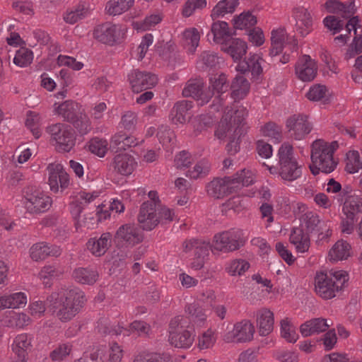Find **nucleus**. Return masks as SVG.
<instances>
[{
  "label": "nucleus",
  "mask_w": 362,
  "mask_h": 362,
  "mask_svg": "<svg viewBox=\"0 0 362 362\" xmlns=\"http://www.w3.org/2000/svg\"><path fill=\"white\" fill-rule=\"evenodd\" d=\"M59 115L63 117L64 121L70 122L83 110H81V106L73 101L66 100L60 104L56 109Z\"/></svg>",
  "instance_id": "27"
},
{
  "label": "nucleus",
  "mask_w": 362,
  "mask_h": 362,
  "mask_svg": "<svg viewBox=\"0 0 362 362\" xmlns=\"http://www.w3.org/2000/svg\"><path fill=\"white\" fill-rule=\"evenodd\" d=\"M359 21L358 16H353L349 20L345 27L349 35L350 34L351 29L354 30L356 36L354 37L351 44V47H354L356 50V52H359L361 54L362 52V34L357 35V28L361 26L359 25Z\"/></svg>",
  "instance_id": "42"
},
{
  "label": "nucleus",
  "mask_w": 362,
  "mask_h": 362,
  "mask_svg": "<svg viewBox=\"0 0 362 362\" xmlns=\"http://www.w3.org/2000/svg\"><path fill=\"white\" fill-rule=\"evenodd\" d=\"M128 80L134 92L140 93L154 87L158 83L157 76L146 71L134 69L128 75Z\"/></svg>",
  "instance_id": "15"
},
{
  "label": "nucleus",
  "mask_w": 362,
  "mask_h": 362,
  "mask_svg": "<svg viewBox=\"0 0 362 362\" xmlns=\"http://www.w3.org/2000/svg\"><path fill=\"white\" fill-rule=\"evenodd\" d=\"M25 206L30 214H40L47 211L52 204V199L40 190L27 192L25 196Z\"/></svg>",
  "instance_id": "16"
},
{
  "label": "nucleus",
  "mask_w": 362,
  "mask_h": 362,
  "mask_svg": "<svg viewBox=\"0 0 362 362\" xmlns=\"http://www.w3.org/2000/svg\"><path fill=\"white\" fill-rule=\"evenodd\" d=\"M350 245L346 241L337 242L329 252L331 261H339L346 259L349 256Z\"/></svg>",
  "instance_id": "41"
},
{
  "label": "nucleus",
  "mask_w": 362,
  "mask_h": 362,
  "mask_svg": "<svg viewBox=\"0 0 362 362\" xmlns=\"http://www.w3.org/2000/svg\"><path fill=\"white\" fill-rule=\"evenodd\" d=\"M112 234L104 233L100 238H90L87 243V247L95 257L103 256L111 245Z\"/></svg>",
  "instance_id": "23"
},
{
  "label": "nucleus",
  "mask_w": 362,
  "mask_h": 362,
  "mask_svg": "<svg viewBox=\"0 0 362 362\" xmlns=\"http://www.w3.org/2000/svg\"><path fill=\"white\" fill-rule=\"evenodd\" d=\"M183 35L186 42L189 45H191L189 50L192 52H194L195 49L199 45V42L200 39V35L198 30L196 28H192L185 30Z\"/></svg>",
  "instance_id": "59"
},
{
  "label": "nucleus",
  "mask_w": 362,
  "mask_h": 362,
  "mask_svg": "<svg viewBox=\"0 0 362 362\" xmlns=\"http://www.w3.org/2000/svg\"><path fill=\"white\" fill-rule=\"evenodd\" d=\"M185 312L190 316L191 319L188 321H192L193 322L200 325L206 318V315L204 312V310L197 303L188 304L185 307ZM190 323V322H189Z\"/></svg>",
  "instance_id": "46"
},
{
  "label": "nucleus",
  "mask_w": 362,
  "mask_h": 362,
  "mask_svg": "<svg viewBox=\"0 0 362 362\" xmlns=\"http://www.w3.org/2000/svg\"><path fill=\"white\" fill-rule=\"evenodd\" d=\"M247 43L240 38L230 37L221 46V50L230 54L234 61L240 60L247 52Z\"/></svg>",
  "instance_id": "22"
},
{
  "label": "nucleus",
  "mask_w": 362,
  "mask_h": 362,
  "mask_svg": "<svg viewBox=\"0 0 362 362\" xmlns=\"http://www.w3.org/2000/svg\"><path fill=\"white\" fill-rule=\"evenodd\" d=\"M329 327V325L327 323L326 319L314 318L301 325L300 331L303 336L308 337L312 334L323 332L326 331Z\"/></svg>",
  "instance_id": "26"
},
{
  "label": "nucleus",
  "mask_w": 362,
  "mask_h": 362,
  "mask_svg": "<svg viewBox=\"0 0 362 362\" xmlns=\"http://www.w3.org/2000/svg\"><path fill=\"white\" fill-rule=\"evenodd\" d=\"M218 56L209 51H204L200 56V60L203 64L202 69L215 68L219 63Z\"/></svg>",
  "instance_id": "58"
},
{
  "label": "nucleus",
  "mask_w": 362,
  "mask_h": 362,
  "mask_svg": "<svg viewBox=\"0 0 362 362\" xmlns=\"http://www.w3.org/2000/svg\"><path fill=\"white\" fill-rule=\"evenodd\" d=\"M238 5V0L220 1L213 8L211 16L213 19H215L223 16L226 13H231L234 12Z\"/></svg>",
  "instance_id": "38"
},
{
  "label": "nucleus",
  "mask_w": 362,
  "mask_h": 362,
  "mask_svg": "<svg viewBox=\"0 0 362 362\" xmlns=\"http://www.w3.org/2000/svg\"><path fill=\"white\" fill-rule=\"evenodd\" d=\"M26 303L27 297L21 292L0 297L1 310L6 308H20L25 306Z\"/></svg>",
  "instance_id": "30"
},
{
  "label": "nucleus",
  "mask_w": 362,
  "mask_h": 362,
  "mask_svg": "<svg viewBox=\"0 0 362 362\" xmlns=\"http://www.w3.org/2000/svg\"><path fill=\"white\" fill-rule=\"evenodd\" d=\"M325 26L330 30H333V34L340 32L344 28V23L334 16H327L324 19Z\"/></svg>",
  "instance_id": "61"
},
{
  "label": "nucleus",
  "mask_w": 362,
  "mask_h": 362,
  "mask_svg": "<svg viewBox=\"0 0 362 362\" xmlns=\"http://www.w3.org/2000/svg\"><path fill=\"white\" fill-rule=\"evenodd\" d=\"M135 0H110L105 6L109 15L117 16L127 11L134 5Z\"/></svg>",
  "instance_id": "36"
},
{
  "label": "nucleus",
  "mask_w": 362,
  "mask_h": 362,
  "mask_svg": "<svg viewBox=\"0 0 362 362\" xmlns=\"http://www.w3.org/2000/svg\"><path fill=\"white\" fill-rule=\"evenodd\" d=\"M326 91L325 86L315 85L310 88L306 96L310 100L318 101L325 97Z\"/></svg>",
  "instance_id": "63"
},
{
  "label": "nucleus",
  "mask_w": 362,
  "mask_h": 362,
  "mask_svg": "<svg viewBox=\"0 0 362 362\" xmlns=\"http://www.w3.org/2000/svg\"><path fill=\"white\" fill-rule=\"evenodd\" d=\"M206 5V0H187L182 11L185 16L189 17L196 9L203 8Z\"/></svg>",
  "instance_id": "60"
},
{
  "label": "nucleus",
  "mask_w": 362,
  "mask_h": 362,
  "mask_svg": "<svg viewBox=\"0 0 362 362\" xmlns=\"http://www.w3.org/2000/svg\"><path fill=\"white\" fill-rule=\"evenodd\" d=\"M279 174L286 181L292 182L301 176V166L293 156V147L284 143L279 149Z\"/></svg>",
  "instance_id": "8"
},
{
  "label": "nucleus",
  "mask_w": 362,
  "mask_h": 362,
  "mask_svg": "<svg viewBox=\"0 0 362 362\" xmlns=\"http://www.w3.org/2000/svg\"><path fill=\"white\" fill-rule=\"evenodd\" d=\"M211 169V165L206 160L199 161L194 167L193 170L188 171L187 176L197 180L206 177Z\"/></svg>",
  "instance_id": "48"
},
{
  "label": "nucleus",
  "mask_w": 362,
  "mask_h": 362,
  "mask_svg": "<svg viewBox=\"0 0 362 362\" xmlns=\"http://www.w3.org/2000/svg\"><path fill=\"white\" fill-rule=\"evenodd\" d=\"M255 332V327L250 320H244L234 325L232 333L228 332L224 337L226 342L235 341L236 342H246L252 340Z\"/></svg>",
  "instance_id": "17"
},
{
  "label": "nucleus",
  "mask_w": 362,
  "mask_h": 362,
  "mask_svg": "<svg viewBox=\"0 0 362 362\" xmlns=\"http://www.w3.org/2000/svg\"><path fill=\"white\" fill-rule=\"evenodd\" d=\"M47 132L56 143L58 151L69 152L75 146L76 138L72 128L64 123H56L47 127Z\"/></svg>",
  "instance_id": "10"
},
{
  "label": "nucleus",
  "mask_w": 362,
  "mask_h": 362,
  "mask_svg": "<svg viewBox=\"0 0 362 362\" xmlns=\"http://www.w3.org/2000/svg\"><path fill=\"white\" fill-rule=\"evenodd\" d=\"M192 108V102L189 100H182L177 103L173 107L170 115L173 123L183 124L187 117H189V111Z\"/></svg>",
  "instance_id": "25"
},
{
  "label": "nucleus",
  "mask_w": 362,
  "mask_h": 362,
  "mask_svg": "<svg viewBox=\"0 0 362 362\" xmlns=\"http://www.w3.org/2000/svg\"><path fill=\"white\" fill-rule=\"evenodd\" d=\"M257 325L260 335H268L274 329V313L267 308L260 309L257 313Z\"/></svg>",
  "instance_id": "24"
},
{
  "label": "nucleus",
  "mask_w": 362,
  "mask_h": 362,
  "mask_svg": "<svg viewBox=\"0 0 362 362\" xmlns=\"http://www.w3.org/2000/svg\"><path fill=\"white\" fill-rule=\"evenodd\" d=\"M137 115L132 111L125 112L121 118L122 127L128 131L134 130L137 124Z\"/></svg>",
  "instance_id": "57"
},
{
  "label": "nucleus",
  "mask_w": 362,
  "mask_h": 362,
  "mask_svg": "<svg viewBox=\"0 0 362 362\" xmlns=\"http://www.w3.org/2000/svg\"><path fill=\"white\" fill-rule=\"evenodd\" d=\"M144 235L140 228L134 223H125L117 230L114 235V241L117 247H133L141 243Z\"/></svg>",
  "instance_id": "11"
},
{
  "label": "nucleus",
  "mask_w": 362,
  "mask_h": 362,
  "mask_svg": "<svg viewBox=\"0 0 362 362\" xmlns=\"http://www.w3.org/2000/svg\"><path fill=\"white\" fill-rule=\"evenodd\" d=\"M47 170L49 173L48 184L50 190L54 193L59 192V187L63 191L66 189L69 184V175L65 171L63 165L59 163H50Z\"/></svg>",
  "instance_id": "14"
},
{
  "label": "nucleus",
  "mask_w": 362,
  "mask_h": 362,
  "mask_svg": "<svg viewBox=\"0 0 362 362\" xmlns=\"http://www.w3.org/2000/svg\"><path fill=\"white\" fill-rule=\"evenodd\" d=\"M210 89L214 91V93H216L220 97V94L226 92L228 88L227 78L226 74H221L218 76H214L210 79Z\"/></svg>",
  "instance_id": "51"
},
{
  "label": "nucleus",
  "mask_w": 362,
  "mask_h": 362,
  "mask_svg": "<svg viewBox=\"0 0 362 362\" xmlns=\"http://www.w3.org/2000/svg\"><path fill=\"white\" fill-rule=\"evenodd\" d=\"M347 281L348 274L345 272H330L329 276L321 272L315 278V291L322 298L331 299L336 296V292L342 289Z\"/></svg>",
  "instance_id": "5"
},
{
  "label": "nucleus",
  "mask_w": 362,
  "mask_h": 362,
  "mask_svg": "<svg viewBox=\"0 0 362 362\" xmlns=\"http://www.w3.org/2000/svg\"><path fill=\"white\" fill-rule=\"evenodd\" d=\"M362 168V163L360 161V156L358 151H349L346 154V170L349 173H355Z\"/></svg>",
  "instance_id": "50"
},
{
  "label": "nucleus",
  "mask_w": 362,
  "mask_h": 362,
  "mask_svg": "<svg viewBox=\"0 0 362 362\" xmlns=\"http://www.w3.org/2000/svg\"><path fill=\"white\" fill-rule=\"evenodd\" d=\"M343 212L345 216L358 218L357 215L362 213V199L358 197L346 198Z\"/></svg>",
  "instance_id": "37"
},
{
  "label": "nucleus",
  "mask_w": 362,
  "mask_h": 362,
  "mask_svg": "<svg viewBox=\"0 0 362 362\" xmlns=\"http://www.w3.org/2000/svg\"><path fill=\"white\" fill-rule=\"evenodd\" d=\"M33 59V52L28 48L21 47L16 52L13 62L18 66L24 67L30 64Z\"/></svg>",
  "instance_id": "49"
},
{
  "label": "nucleus",
  "mask_w": 362,
  "mask_h": 362,
  "mask_svg": "<svg viewBox=\"0 0 362 362\" xmlns=\"http://www.w3.org/2000/svg\"><path fill=\"white\" fill-rule=\"evenodd\" d=\"M57 63L59 66H66L76 71L81 70L83 66V64L77 62L75 58L64 55H59L58 57Z\"/></svg>",
  "instance_id": "62"
},
{
  "label": "nucleus",
  "mask_w": 362,
  "mask_h": 362,
  "mask_svg": "<svg viewBox=\"0 0 362 362\" xmlns=\"http://www.w3.org/2000/svg\"><path fill=\"white\" fill-rule=\"evenodd\" d=\"M13 351L17 356L26 357L31 348V340L27 334H18L11 345Z\"/></svg>",
  "instance_id": "34"
},
{
  "label": "nucleus",
  "mask_w": 362,
  "mask_h": 362,
  "mask_svg": "<svg viewBox=\"0 0 362 362\" xmlns=\"http://www.w3.org/2000/svg\"><path fill=\"white\" fill-rule=\"evenodd\" d=\"M253 183L252 173L245 169L233 176L216 178L206 185L208 194L215 199H221L228 194L237 191L244 186Z\"/></svg>",
  "instance_id": "4"
},
{
  "label": "nucleus",
  "mask_w": 362,
  "mask_h": 362,
  "mask_svg": "<svg viewBox=\"0 0 362 362\" xmlns=\"http://www.w3.org/2000/svg\"><path fill=\"white\" fill-rule=\"evenodd\" d=\"M136 165L134 158L127 153L116 155L110 164L115 173L124 176L131 175Z\"/></svg>",
  "instance_id": "20"
},
{
  "label": "nucleus",
  "mask_w": 362,
  "mask_h": 362,
  "mask_svg": "<svg viewBox=\"0 0 362 362\" xmlns=\"http://www.w3.org/2000/svg\"><path fill=\"white\" fill-rule=\"evenodd\" d=\"M86 298L78 288L61 289L52 292L47 298L48 308L62 322H67L75 317L83 307Z\"/></svg>",
  "instance_id": "1"
},
{
  "label": "nucleus",
  "mask_w": 362,
  "mask_h": 362,
  "mask_svg": "<svg viewBox=\"0 0 362 362\" xmlns=\"http://www.w3.org/2000/svg\"><path fill=\"white\" fill-rule=\"evenodd\" d=\"M72 276L80 284L93 285L96 282L98 274L95 270L80 267L74 269Z\"/></svg>",
  "instance_id": "35"
},
{
  "label": "nucleus",
  "mask_w": 362,
  "mask_h": 362,
  "mask_svg": "<svg viewBox=\"0 0 362 362\" xmlns=\"http://www.w3.org/2000/svg\"><path fill=\"white\" fill-rule=\"evenodd\" d=\"M124 35V31L121 27L110 22L98 25L93 32V36L97 40L110 45L120 42Z\"/></svg>",
  "instance_id": "12"
},
{
  "label": "nucleus",
  "mask_w": 362,
  "mask_h": 362,
  "mask_svg": "<svg viewBox=\"0 0 362 362\" xmlns=\"http://www.w3.org/2000/svg\"><path fill=\"white\" fill-rule=\"evenodd\" d=\"M259 57L253 55L248 59H245L240 62L237 66V70L241 73L250 72L253 77L258 78L262 73V68L259 62Z\"/></svg>",
  "instance_id": "31"
},
{
  "label": "nucleus",
  "mask_w": 362,
  "mask_h": 362,
  "mask_svg": "<svg viewBox=\"0 0 362 362\" xmlns=\"http://www.w3.org/2000/svg\"><path fill=\"white\" fill-rule=\"evenodd\" d=\"M193 123L194 132L201 133L207 128L211 127L213 124V119L208 115H201L194 119Z\"/></svg>",
  "instance_id": "56"
},
{
  "label": "nucleus",
  "mask_w": 362,
  "mask_h": 362,
  "mask_svg": "<svg viewBox=\"0 0 362 362\" xmlns=\"http://www.w3.org/2000/svg\"><path fill=\"white\" fill-rule=\"evenodd\" d=\"M211 31L214 35V41L221 44L230 38L232 34L230 33L228 25L225 21H218L211 25Z\"/></svg>",
  "instance_id": "33"
},
{
  "label": "nucleus",
  "mask_w": 362,
  "mask_h": 362,
  "mask_svg": "<svg viewBox=\"0 0 362 362\" xmlns=\"http://www.w3.org/2000/svg\"><path fill=\"white\" fill-rule=\"evenodd\" d=\"M70 213L75 221V226L76 229L81 227H90L87 219L84 218L83 220L81 219V213L83 211V202L80 200L76 199L75 197L69 204Z\"/></svg>",
  "instance_id": "40"
},
{
  "label": "nucleus",
  "mask_w": 362,
  "mask_h": 362,
  "mask_svg": "<svg viewBox=\"0 0 362 362\" xmlns=\"http://www.w3.org/2000/svg\"><path fill=\"white\" fill-rule=\"evenodd\" d=\"M69 123L71 124L81 135L86 134L91 129L90 119L85 113L84 110L81 112V113Z\"/></svg>",
  "instance_id": "43"
},
{
  "label": "nucleus",
  "mask_w": 362,
  "mask_h": 362,
  "mask_svg": "<svg viewBox=\"0 0 362 362\" xmlns=\"http://www.w3.org/2000/svg\"><path fill=\"white\" fill-rule=\"evenodd\" d=\"M157 211L156 205L152 201H146L141 204L137 216L140 228L150 231L158 225L159 217Z\"/></svg>",
  "instance_id": "13"
},
{
  "label": "nucleus",
  "mask_w": 362,
  "mask_h": 362,
  "mask_svg": "<svg viewBox=\"0 0 362 362\" xmlns=\"http://www.w3.org/2000/svg\"><path fill=\"white\" fill-rule=\"evenodd\" d=\"M230 88L232 89L231 98L235 100L244 98L249 92L250 83L243 76H237L233 81Z\"/></svg>",
  "instance_id": "32"
},
{
  "label": "nucleus",
  "mask_w": 362,
  "mask_h": 362,
  "mask_svg": "<svg viewBox=\"0 0 362 362\" xmlns=\"http://www.w3.org/2000/svg\"><path fill=\"white\" fill-rule=\"evenodd\" d=\"M298 30L302 36L307 35L313 25V18L308 9L301 8L298 11Z\"/></svg>",
  "instance_id": "39"
},
{
  "label": "nucleus",
  "mask_w": 362,
  "mask_h": 362,
  "mask_svg": "<svg viewBox=\"0 0 362 362\" xmlns=\"http://www.w3.org/2000/svg\"><path fill=\"white\" fill-rule=\"evenodd\" d=\"M29 317L23 313H13L4 324L8 327H23L28 325Z\"/></svg>",
  "instance_id": "53"
},
{
  "label": "nucleus",
  "mask_w": 362,
  "mask_h": 362,
  "mask_svg": "<svg viewBox=\"0 0 362 362\" xmlns=\"http://www.w3.org/2000/svg\"><path fill=\"white\" fill-rule=\"evenodd\" d=\"M30 257L35 262L45 259L49 256L57 257L61 254L59 247L46 243H37L30 248Z\"/></svg>",
  "instance_id": "21"
},
{
  "label": "nucleus",
  "mask_w": 362,
  "mask_h": 362,
  "mask_svg": "<svg viewBox=\"0 0 362 362\" xmlns=\"http://www.w3.org/2000/svg\"><path fill=\"white\" fill-rule=\"evenodd\" d=\"M247 115L248 111L243 106H240L236 110L227 107L224 110L216 134L219 139L228 137L229 143L226 148L231 155L235 154L240 150V139L245 134L244 121Z\"/></svg>",
  "instance_id": "2"
},
{
  "label": "nucleus",
  "mask_w": 362,
  "mask_h": 362,
  "mask_svg": "<svg viewBox=\"0 0 362 362\" xmlns=\"http://www.w3.org/2000/svg\"><path fill=\"white\" fill-rule=\"evenodd\" d=\"M134 362H174L168 354L148 353L137 355Z\"/></svg>",
  "instance_id": "45"
},
{
  "label": "nucleus",
  "mask_w": 362,
  "mask_h": 362,
  "mask_svg": "<svg viewBox=\"0 0 362 362\" xmlns=\"http://www.w3.org/2000/svg\"><path fill=\"white\" fill-rule=\"evenodd\" d=\"M325 146H326V142L320 139L312 144V165L309 168L314 175H318L320 171L327 174L330 173L337 165V161L334 160L333 156L329 153L331 150H328Z\"/></svg>",
  "instance_id": "7"
},
{
  "label": "nucleus",
  "mask_w": 362,
  "mask_h": 362,
  "mask_svg": "<svg viewBox=\"0 0 362 362\" xmlns=\"http://www.w3.org/2000/svg\"><path fill=\"white\" fill-rule=\"evenodd\" d=\"M203 86L204 81L202 78L189 79L182 90V95L184 97H192L196 99L202 90Z\"/></svg>",
  "instance_id": "44"
},
{
  "label": "nucleus",
  "mask_w": 362,
  "mask_h": 362,
  "mask_svg": "<svg viewBox=\"0 0 362 362\" xmlns=\"http://www.w3.org/2000/svg\"><path fill=\"white\" fill-rule=\"evenodd\" d=\"M137 144L138 141L136 138L122 132L115 134L110 140V148L117 152L125 151Z\"/></svg>",
  "instance_id": "28"
},
{
  "label": "nucleus",
  "mask_w": 362,
  "mask_h": 362,
  "mask_svg": "<svg viewBox=\"0 0 362 362\" xmlns=\"http://www.w3.org/2000/svg\"><path fill=\"white\" fill-rule=\"evenodd\" d=\"M250 267V264L244 259H234L226 268V271L232 276L241 275Z\"/></svg>",
  "instance_id": "54"
},
{
  "label": "nucleus",
  "mask_w": 362,
  "mask_h": 362,
  "mask_svg": "<svg viewBox=\"0 0 362 362\" xmlns=\"http://www.w3.org/2000/svg\"><path fill=\"white\" fill-rule=\"evenodd\" d=\"M264 136L271 137L279 142L281 139L280 129L274 122H268L262 128Z\"/></svg>",
  "instance_id": "64"
},
{
  "label": "nucleus",
  "mask_w": 362,
  "mask_h": 362,
  "mask_svg": "<svg viewBox=\"0 0 362 362\" xmlns=\"http://www.w3.org/2000/svg\"><path fill=\"white\" fill-rule=\"evenodd\" d=\"M107 142L106 140L94 138L90 140L89 144V150L94 154L100 157H103L107 150Z\"/></svg>",
  "instance_id": "55"
},
{
  "label": "nucleus",
  "mask_w": 362,
  "mask_h": 362,
  "mask_svg": "<svg viewBox=\"0 0 362 362\" xmlns=\"http://www.w3.org/2000/svg\"><path fill=\"white\" fill-rule=\"evenodd\" d=\"M244 243L242 231L230 229L214 235L213 248L220 252H230L239 250Z\"/></svg>",
  "instance_id": "9"
},
{
  "label": "nucleus",
  "mask_w": 362,
  "mask_h": 362,
  "mask_svg": "<svg viewBox=\"0 0 362 362\" xmlns=\"http://www.w3.org/2000/svg\"><path fill=\"white\" fill-rule=\"evenodd\" d=\"M194 330L187 318L178 315L173 318L169 324V342L176 347L187 349L194 340Z\"/></svg>",
  "instance_id": "6"
},
{
  "label": "nucleus",
  "mask_w": 362,
  "mask_h": 362,
  "mask_svg": "<svg viewBox=\"0 0 362 362\" xmlns=\"http://www.w3.org/2000/svg\"><path fill=\"white\" fill-rule=\"evenodd\" d=\"M286 40V33L284 28L273 30L271 33V48L269 55L271 59L276 57L281 53L285 41Z\"/></svg>",
  "instance_id": "29"
},
{
  "label": "nucleus",
  "mask_w": 362,
  "mask_h": 362,
  "mask_svg": "<svg viewBox=\"0 0 362 362\" xmlns=\"http://www.w3.org/2000/svg\"><path fill=\"white\" fill-rule=\"evenodd\" d=\"M288 132H293L296 139H301L311 131V127L308 122V117L304 115H294L286 121Z\"/></svg>",
  "instance_id": "19"
},
{
  "label": "nucleus",
  "mask_w": 362,
  "mask_h": 362,
  "mask_svg": "<svg viewBox=\"0 0 362 362\" xmlns=\"http://www.w3.org/2000/svg\"><path fill=\"white\" fill-rule=\"evenodd\" d=\"M233 26L235 29H246L257 23V18L250 12L242 13L233 19Z\"/></svg>",
  "instance_id": "47"
},
{
  "label": "nucleus",
  "mask_w": 362,
  "mask_h": 362,
  "mask_svg": "<svg viewBox=\"0 0 362 362\" xmlns=\"http://www.w3.org/2000/svg\"><path fill=\"white\" fill-rule=\"evenodd\" d=\"M301 227L294 228L290 235V240L296 246L298 252H305L310 247V234H317L319 239H323L322 223L317 214L308 211L303 214L300 218Z\"/></svg>",
  "instance_id": "3"
},
{
  "label": "nucleus",
  "mask_w": 362,
  "mask_h": 362,
  "mask_svg": "<svg viewBox=\"0 0 362 362\" xmlns=\"http://www.w3.org/2000/svg\"><path fill=\"white\" fill-rule=\"evenodd\" d=\"M281 337L290 343L296 342L298 339V334L288 318L281 321Z\"/></svg>",
  "instance_id": "52"
},
{
  "label": "nucleus",
  "mask_w": 362,
  "mask_h": 362,
  "mask_svg": "<svg viewBox=\"0 0 362 362\" xmlns=\"http://www.w3.org/2000/svg\"><path fill=\"white\" fill-rule=\"evenodd\" d=\"M296 74L303 81H311L317 75V66L309 55H303L298 60L296 66Z\"/></svg>",
  "instance_id": "18"
}]
</instances>
